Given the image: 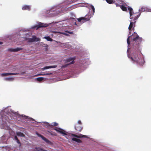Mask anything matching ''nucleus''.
<instances>
[{"label":"nucleus","instance_id":"obj_15","mask_svg":"<svg viewBox=\"0 0 151 151\" xmlns=\"http://www.w3.org/2000/svg\"><path fill=\"white\" fill-rule=\"evenodd\" d=\"M37 135L39 137H41L42 138V139L43 140H44L46 143H49L50 142V141L48 139H47L46 138L44 137L42 135H41L40 134H37Z\"/></svg>","mask_w":151,"mask_h":151},{"label":"nucleus","instance_id":"obj_14","mask_svg":"<svg viewBox=\"0 0 151 151\" xmlns=\"http://www.w3.org/2000/svg\"><path fill=\"white\" fill-rule=\"evenodd\" d=\"M37 135L39 137H41L42 138V139L43 140H44L46 143H49L50 142V141L48 139H47L46 138L44 137L42 135H41L40 134H37Z\"/></svg>","mask_w":151,"mask_h":151},{"label":"nucleus","instance_id":"obj_7","mask_svg":"<svg viewBox=\"0 0 151 151\" xmlns=\"http://www.w3.org/2000/svg\"><path fill=\"white\" fill-rule=\"evenodd\" d=\"M136 22V21H133L132 20L130 21V24L128 27V29L129 30H130L133 27V29H134V27H135V23Z\"/></svg>","mask_w":151,"mask_h":151},{"label":"nucleus","instance_id":"obj_2","mask_svg":"<svg viewBox=\"0 0 151 151\" xmlns=\"http://www.w3.org/2000/svg\"><path fill=\"white\" fill-rule=\"evenodd\" d=\"M133 49V50L136 51L137 52H133L132 55L131 56L129 57L135 63L140 66H142L144 64V60L140 57V55H138L137 53L139 52V50L137 51Z\"/></svg>","mask_w":151,"mask_h":151},{"label":"nucleus","instance_id":"obj_29","mask_svg":"<svg viewBox=\"0 0 151 151\" xmlns=\"http://www.w3.org/2000/svg\"><path fill=\"white\" fill-rule=\"evenodd\" d=\"M65 32L70 34H73V33L72 32H70L68 31H66Z\"/></svg>","mask_w":151,"mask_h":151},{"label":"nucleus","instance_id":"obj_22","mask_svg":"<svg viewBox=\"0 0 151 151\" xmlns=\"http://www.w3.org/2000/svg\"><path fill=\"white\" fill-rule=\"evenodd\" d=\"M57 67V65H53L51 66H47L43 68V69H47L50 68H55Z\"/></svg>","mask_w":151,"mask_h":151},{"label":"nucleus","instance_id":"obj_25","mask_svg":"<svg viewBox=\"0 0 151 151\" xmlns=\"http://www.w3.org/2000/svg\"><path fill=\"white\" fill-rule=\"evenodd\" d=\"M44 38H45L48 41H53V40L49 36L45 37H44Z\"/></svg>","mask_w":151,"mask_h":151},{"label":"nucleus","instance_id":"obj_21","mask_svg":"<svg viewBox=\"0 0 151 151\" xmlns=\"http://www.w3.org/2000/svg\"><path fill=\"white\" fill-rule=\"evenodd\" d=\"M119 6L120 7V8L122 9V11H127V7H125L124 5H120Z\"/></svg>","mask_w":151,"mask_h":151},{"label":"nucleus","instance_id":"obj_9","mask_svg":"<svg viewBox=\"0 0 151 151\" xmlns=\"http://www.w3.org/2000/svg\"><path fill=\"white\" fill-rule=\"evenodd\" d=\"M54 129L57 132H58L64 135H67V134L66 133L65 131L61 129L60 128H58V129L54 128Z\"/></svg>","mask_w":151,"mask_h":151},{"label":"nucleus","instance_id":"obj_19","mask_svg":"<svg viewBox=\"0 0 151 151\" xmlns=\"http://www.w3.org/2000/svg\"><path fill=\"white\" fill-rule=\"evenodd\" d=\"M72 140L75 141L78 143H81L82 142V141L80 139L76 138L73 137L72 138Z\"/></svg>","mask_w":151,"mask_h":151},{"label":"nucleus","instance_id":"obj_38","mask_svg":"<svg viewBox=\"0 0 151 151\" xmlns=\"http://www.w3.org/2000/svg\"><path fill=\"white\" fill-rule=\"evenodd\" d=\"M129 34H130H130H131V32L130 31V32H129Z\"/></svg>","mask_w":151,"mask_h":151},{"label":"nucleus","instance_id":"obj_35","mask_svg":"<svg viewBox=\"0 0 151 151\" xmlns=\"http://www.w3.org/2000/svg\"><path fill=\"white\" fill-rule=\"evenodd\" d=\"M63 34H64V35H65L68 36L69 35L65 33H62Z\"/></svg>","mask_w":151,"mask_h":151},{"label":"nucleus","instance_id":"obj_30","mask_svg":"<svg viewBox=\"0 0 151 151\" xmlns=\"http://www.w3.org/2000/svg\"><path fill=\"white\" fill-rule=\"evenodd\" d=\"M77 124H78L79 125L81 126L82 123L80 120H78V123Z\"/></svg>","mask_w":151,"mask_h":151},{"label":"nucleus","instance_id":"obj_16","mask_svg":"<svg viewBox=\"0 0 151 151\" xmlns=\"http://www.w3.org/2000/svg\"><path fill=\"white\" fill-rule=\"evenodd\" d=\"M47 26H48L47 25V24H43L41 23H40L37 26V29L40 27H47Z\"/></svg>","mask_w":151,"mask_h":151},{"label":"nucleus","instance_id":"obj_37","mask_svg":"<svg viewBox=\"0 0 151 151\" xmlns=\"http://www.w3.org/2000/svg\"><path fill=\"white\" fill-rule=\"evenodd\" d=\"M3 44V42H0V45H1Z\"/></svg>","mask_w":151,"mask_h":151},{"label":"nucleus","instance_id":"obj_12","mask_svg":"<svg viewBox=\"0 0 151 151\" xmlns=\"http://www.w3.org/2000/svg\"><path fill=\"white\" fill-rule=\"evenodd\" d=\"M72 135L74 137H75L78 138H87V137L86 136L83 135L82 134H80L79 135H77L76 134H72Z\"/></svg>","mask_w":151,"mask_h":151},{"label":"nucleus","instance_id":"obj_31","mask_svg":"<svg viewBox=\"0 0 151 151\" xmlns=\"http://www.w3.org/2000/svg\"><path fill=\"white\" fill-rule=\"evenodd\" d=\"M69 1H71L72 2H71V3H73L74 2H75V1H76L77 0H68Z\"/></svg>","mask_w":151,"mask_h":151},{"label":"nucleus","instance_id":"obj_23","mask_svg":"<svg viewBox=\"0 0 151 151\" xmlns=\"http://www.w3.org/2000/svg\"><path fill=\"white\" fill-rule=\"evenodd\" d=\"M106 2L109 4H111L113 3H114L115 2V1L114 0H105Z\"/></svg>","mask_w":151,"mask_h":151},{"label":"nucleus","instance_id":"obj_33","mask_svg":"<svg viewBox=\"0 0 151 151\" xmlns=\"http://www.w3.org/2000/svg\"><path fill=\"white\" fill-rule=\"evenodd\" d=\"M14 139L17 141L18 139L17 136H15L14 137Z\"/></svg>","mask_w":151,"mask_h":151},{"label":"nucleus","instance_id":"obj_26","mask_svg":"<svg viewBox=\"0 0 151 151\" xmlns=\"http://www.w3.org/2000/svg\"><path fill=\"white\" fill-rule=\"evenodd\" d=\"M37 80L38 81L41 82L44 80V78L43 77H39L37 78Z\"/></svg>","mask_w":151,"mask_h":151},{"label":"nucleus","instance_id":"obj_28","mask_svg":"<svg viewBox=\"0 0 151 151\" xmlns=\"http://www.w3.org/2000/svg\"><path fill=\"white\" fill-rule=\"evenodd\" d=\"M130 37H131V36L129 37L127 39V43L128 45H130V41L129 38Z\"/></svg>","mask_w":151,"mask_h":151},{"label":"nucleus","instance_id":"obj_18","mask_svg":"<svg viewBox=\"0 0 151 151\" xmlns=\"http://www.w3.org/2000/svg\"><path fill=\"white\" fill-rule=\"evenodd\" d=\"M90 7L91 9V12H90V13H91V14L93 15L95 12L94 7L93 5H91Z\"/></svg>","mask_w":151,"mask_h":151},{"label":"nucleus","instance_id":"obj_17","mask_svg":"<svg viewBox=\"0 0 151 151\" xmlns=\"http://www.w3.org/2000/svg\"><path fill=\"white\" fill-rule=\"evenodd\" d=\"M22 9L23 10H30V7L28 5H24L22 8Z\"/></svg>","mask_w":151,"mask_h":151},{"label":"nucleus","instance_id":"obj_8","mask_svg":"<svg viewBox=\"0 0 151 151\" xmlns=\"http://www.w3.org/2000/svg\"><path fill=\"white\" fill-rule=\"evenodd\" d=\"M75 128L77 131L80 132L82 130L83 127L78 124H76L75 126Z\"/></svg>","mask_w":151,"mask_h":151},{"label":"nucleus","instance_id":"obj_1","mask_svg":"<svg viewBox=\"0 0 151 151\" xmlns=\"http://www.w3.org/2000/svg\"><path fill=\"white\" fill-rule=\"evenodd\" d=\"M132 36L133 48L138 51L142 38L140 37L135 32H134Z\"/></svg>","mask_w":151,"mask_h":151},{"label":"nucleus","instance_id":"obj_11","mask_svg":"<svg viewBox=\"0 0 151 151\" xmlns=\"http://www.w3.org/2000/svg\"><path fill=\"white\" fill-rule=\"evenodd\" d=\"M114 1H115L114 4L116 6H120L121 4H123L124 3L122 0H114Z\"/></svg>","mask_w":151,"mask_h":151},{"label":"nucleus","instance_id":"obj_5","mask_svg":"<svg viewBox=\"0 0 151 151\" xmlns=\"http://www.w3.org/2000/svg\"><path fill=\"white\" fill-rule=\"evenodd\" d=\"M75 60V58H67L65 60V62L66 63H68L72 61L69 64H66L64 65L63 66V67H66L68 65L73 64L74 63V60Z\"/></svg>","mask_w":151,"mask_h":151},{"label":"nucleus","instance_id":"obj_27","mask_svg":"<svg viewBox=\"0 0 151 151\" xmlns=\"http://www.w3.org/2000/svg\"><path fill=\"white\" fill-rule=\"evenodd\" d=\"M147 8L145 7H142L141 8L140 10H139V11L142 12H143L145 11L146 10Z\"/></svg>","mask_w":151,"mask_h":151},{"label":"nucleus","instance_id":"obj_34","mask_svg":"<svg viewBox=\"0 0 151 151\" xmlns=\"http://www.w3.org/2000/svg\"><path fill=\"white\" fill-rule=\"evenodd\" d=\"M17 142L18 144H20V142H19V141L18 139L17 140Z\"/></svg>","mask_w":151,"mask_h":151},{"label":"nucleus","instance_id":"obj_10","mask_svg":"<svg viewBox=\"0 0 151 151\" xmlns=\"http://www.w3.org/2000/svg\"><path fill=\"white\" fill-rule=\"evenodd\" d=\"M22 49V48L21 47H17L15 49L9 48L8 50L11 52H16L21 50Z\"/></svg>","mask_w":151,"mask_h":151},{"label":"nucleus","instance_id":"obj_24","mask_svg":"<svg viewBox=\"0 0 151 151\" xmlns=\"http://www.w3.org/2000/svg\"><path fill=\"white\" fill-rule=\"evenodd\" d=\"M17 135L18 136L24 137L25 136L22 133L20 132H17Z\"/></svg>","mask_w":151,"mask_h":151},{"label":"nucleus","instance_id":"obj_20","mask_svg":"<svg viewBox=\"0 0 151 151\" xmlns=\"http://www.w3.org/2000/svg\"><path fill=\"white\" fill-rule=\"evenodd\" d=\"M47 124L48 126H49L50 127H52L53 126H57L58 125V124L56 122H54L52 123L51 124H49L48 123H47Z\"/></svg>","mask_w":151,"mask_h":151},{"label":"nucleus","instance_id":"obj_6","mask_svg":"<svg viewBox=\"0 0 151 151\" xmlns=\"http://www.w3.org/2000/svg\"><path fill=\"white\" fill-rule=\"evenodd\" d=\"M40 41V39L39 38H37L35 36H33L32 38H29L28 40V41L29 42H33Z\"/></svg>","mask_w":151,"mask_h":151},{"label":"nucleus","instance_id":"obj_13","mask_svg":"<svg viewBox=\"0 0 151 151\" xmlns=\"http://www.w3.org/2000/svg\"><path fill=\"white\" fill-rule=\"evenodd\" d=\"M18 74V73H3L1 74V76H10V75H17Z\"/></svg>","mask_w":151,"mask_h":151},{"label":"nucleus","instance_id":"obj_36","mask_svg":"<svg viewBox=\"0 0 151 151\" xmlns=\"http://www.w3.org/2000/svg\"><path fill=\"white\" fill-rule=\"evenodd\" d=\"M51 74V73H46V74H42L41 75H49V74Z\"/></svg>","mask_w":151,"mask_h":151},{"label":"nucleus","instance_id":"obj_32","mask_svg":"<svg viewBox=\"0 0 151 151\" xmlns=\"http://www.w3.org/2000/svg\"><path fill=\"white\" fill-rule=\"evenodd\" d=\"M12 79V78H6L5 80H6L9 81Z\"/></svg>","mask_w":151,"mask_h":151},{"label":"nucleus","instance_id":"obj_4","mask_svg":"<svg viewBox=\"0 0 151 151\" xmlns=\"http://www.w3.org/2000/svg\"><path fill=\"white\" fill-rule=\"evenodd\" d=\"M93 16L90 12L86 15L84 17H81L77 19L78 22H81L83 23L89 21L91 17Z\"/></svg>","mask_w":151,"mask_h":151},{"label":"nucleus","instance_id":"obj_39","mask_svg":"<svg viewBox=\"0 0 151 151\" xmlns=\"http://www.w3.org/2000/svg\"><path fill=\"white\" fill-rule=\"evenodd\" d=\"M51 134L52 135H53V134H52V133H51Z\"/></svg>","mask_w":151,"mask_h":151},{"label":"nucleus","instance_id":"obj_3","mask_svg":"<svg viewBox=\"0 0 151 151\" xmlns=\"http://www.w3.org/2000/svg\"><path fill=\"white\" fill-rule=\"evenodd\" d=\"M128 10L129 11V14L130 15V19H133L132 20L133 21H136L138 17L140 16V14L139 13L137 15H136V13H134L133 12V9L131 7H128Z\"/></svg>","mask_w":151,"mask_h":151}]
</instances>
